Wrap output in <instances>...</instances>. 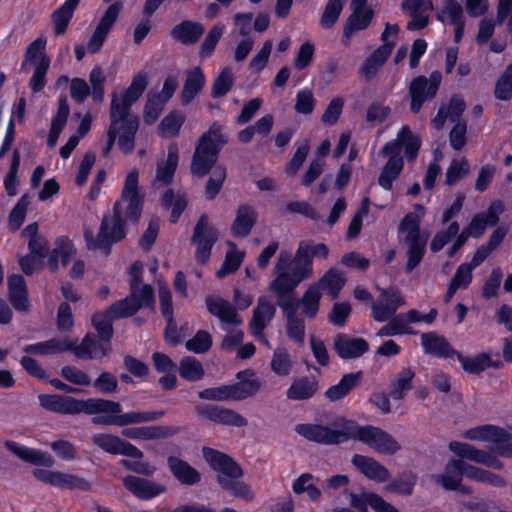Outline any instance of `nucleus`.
<instances>
[{
  "label": "nucleus",
  "mask_w": 512,
  "mask_h": 512,
  "mask_svg": "<svg viewBox=\"0 0 512 512\" xmlns=\"http://www.w3.org/2000/svg\"><path fill=\"white\" fill-rule=\"evenodd\" d=\"M321 297L322 294L318 291L317 287L313 284H310L304 292L302 298L299 300V304L302 307V312L306 317L310 319L316 317L319 311Z\"/></svg>",
  "instance_id": "obj_50"
},
{
  "label": "nucleus",
  "mask_w": 512,
  "mask_h": 512,
  "mask_svg": "<svg viewBox=\"0 0 512 512\" xmlns=\"http://www.w3.org/2000/svg\"><path fill=\"white\" fill-rule=\"evenodd\" d=\"M184 122V114L178 110H173L162 118L158 125L157 133L165 139L175 138L179 135Z\"/></svg>",
  "instance_id": "obj_42"
},
{
  "label": "nucleus",
  "mask_w": 512,
  "mask_h": 512,
  "mask_svg": "<svg viewBox=\"0 0 512 512\" xmlns=\"http://www.w3.org/2000/svg\"><path fill=\"white\" fill-rule=\"evenodd\" d=\"M205 32L202 23L194 20H182L170 30V36L184 46H192L199 42Z\"/></svg>",
  "instance_id": "obj_27"
},
{
  "label": "nucleus",
  "mask_w": 512,
  "mask_h": 512,
  "mask_svg": "<svg viewBox=\"0 0 512 512\" xmlns=\"http://www.w3.org/2000/svg\"><path fill=\"white\" fill-rule=\"evenodd\" d=\"M202 454L210 468L217 473V483L224 491L236 498L253 499L252 489L241 480L243 468L233 457L211 447H203Z\"/></svg>",
  "instance_id": "obj_3"
},
{
  "label": "nucleus",
  "mask_w": 512,
  "mask_h": 512,
  "mask_svg": "<svg viewBox=\"0 0 512 512\" xmlns=\"http://www.w3.org/2000/svg\"><path fill=\"white\" fill-rule=\"evenodd\" d=\"M229 136L223 126L215 121L199 138L191 160V172L200 178L206 176L218 161L220 152L228 144Z\"/></svg>",
  "instance_id": "obj_5"
},
{
  "label": "nucleus",
  "mask_w": 512,
  "mask_h": 512,
  "mask_svg": "<svg viewBox=\"0 0 512 512\" xmlns=\"http://www.w3.org/2000/svg\"><path fill=\"white\" fill-rule=\"evenodd\" d=\"M208 312L217 317L222 323L239 326L242 323L237 310L227 300L209 295L205 298Z\"/></svg>",
  "instance_id": "obj_30"
},
{
  "label": "nucleus",
  "mask_w": 512,
  "mask_h": 512,
  "mask_svg": "<svg viewBox=\"0 0 512 512\" xmlns=\"http://www.w3.org/2000/svg\"><path fill=\"white\" fill-rule=\"evenodd\" d=\"M421 138L414 133L408 125H403L397 133L396 139L388 141L381 148L380 154H393L396 157L401 155L404 149V156L408 162H414L421 148Z\"/></svg>",
  "instance_id": "obj_17"
},
{
  "label": "nucleus",
  "mask_w": 512,
  "mask_h": 512,
  "mask_svg": "<svg viewBox=\"0 0 512 512\" xmlns=\"http://www.w3.org/2000/svg\"><path fill=\"white\" fill-rule=\"evenodd\" d=\"M388 157L378 177V184L386 191H390L394 181L399 177L404 168L403 157H396L393 154H381Z\"/></svg>",
  "instance_id": "obj_37"
},
{
  "label": "nucleus",
  "mask_w": 512,
  "mask_h": 512,
  "mask_svg": "<svg viewBox=\"0 0 512 512\" xmlns=\"http://www.w3.org/2000/svg\"><path fill=\"white\" fill-rule=\"evenodd\" d=\"M5 447L22 461L36 466L52 467L55 463L53 457L48 452L29 448L12 440H7Z\"/></svg>",
  "instance_id": "obj_28"
},
{
  "label": "nucleus",
  "mask_w": 512,
  "mask_h": 512,
  "mask_svg": "<svg viewBox=\"0 0 512 512\" xmlns=\"http://www.w3.org/2000/svg\"><path fill=\"white\" fill-rule=\"evenodd\" d=\"M374 17L373 9L352 8L351 15L345 22V33L354 34L357 31L367 29Z\"/></svg>",
  "instance_id": "obj_44"
},
{
  "label": "nucleus",
  "mask_w": 512,
  "mask_h": 512,
  "mask_svg": "<svg viewBox=\"0 0 512 512\" xmlns=\"http://www.w3.org/2000/svg\"><path fill=\"white\" fill-rule=\"evenodd\" d=\"M229 245L233 247V250L227 251L221 267L216 271V277L219 279L235 273L244 260V252L236 250V245L233 242H230Z\"/></svg>",
  "instance_id": "obj_52"
},
{
  "label": "nucleus",
  "mask_w": 512,
  "mask_h": 512,
  "mask_svg": "<svg viewBox=\"0 0 512 512\" xmlns=\"http://www.w3.org/2000/svg\"><path fill=\"white\" fill-rule=\"evenodd\" d=\"M344 494H349L350 505L358 512H368V506L375 511V503L380 499V495L374 492H362L361 494H356L345 490Z\"/></svg>",
  "instance_id": "obj_61"
},
{
  "label": "nucleus",
  "mask_w": 512,
  "mask_h": 512,
  "mask_svg": "<svg viewBox=\"0 0 512 512\" xmlns=\"http://www.w3.org/2000/svg\"><path fill=\"white\" fill-rule=\"evenodd\" d=\"M293 266V258L286 252L279 255L278 261L274 266L275 278L270 282L269 289L272 292H279L281 294L295 291L296 287L290 285L289 282L280 280L282 275H291V268Z\"/></svg>",
  "instance_id": "obj_34"
},
{
  "label": "nucleus",
  "mask_w": 512,
  "mask_h": 512,
  "mask_svg": "<svg viewBox=\"0 0 512 512\" xmlns=\"http://www.w3.org/2000/svg\"><path fill=\"white\" fill-rule=\"evenodd\" d=\"M8 299L12 307L20 313L30 311L29 293L24 277L20 274H12L7 280Z\"/></svg>",
  "instance_id": "obj_24"
},
{
  "label": "nucleus",
  "mask_w": 512,
  "mask_h": 512,
  "mask_svg": "<svg viewBox=\"0 0 512 512\" xmlns=\"http://www.w3.org/2000/svg\"><path fill=\"white\" fill-rule=\"evenodd\" d=\"M479 483H487L493 487H505L507 481L499 474L471 465L466 461L449 460L445 465V473L433 476L434 481L446 491L469 493L463 484V477Z\"/></svg>",
  "instance_id": "obj_4"
},
{
  "label": "nucleus",
  "mask_w": 512,
  "mask_h": 512,
  "mask_svg": "<svg viewBox=\"0 0 512 512\" xmlns=\"http://www.w3.org/2000/svg\"><path fill=\"white\" fill-rule=\"evenodd\" d=\"M459 229V223L457 221H452L446 230L438 231L430 243V250L433 253L441 251L446 244L457 236Z\"/></svg>",
  "instance_id": "obj_62"
},
{
  "label": "nucleus",
  "mask_w": 512,
  "mask_h": 512,
  "mask_svg": "<svg viewBox=\"0 0 512 512\" xmlns=\"http://www.w3.org/2000/svg\"><path fill=\"white\" fill-rule=\"evenodd\" d=\"M456 359L460 362L463 370L469 374L479 375L487 369V352H480L472 357L458 352Z\"/></svg>",
  "instance_id": "obj_53"
},
{
  "label": "nucleus",
  "mask_w": 512,
  "mask_h": 512,
  "mask_svg": "<svg viewBox=\"0 0 512 512\" xmlns=\"http://www.w3.org/2000/svg\"><path fill=\"white\" fill-rule=\"evenodd\" d=\"M494 96L501 101L512 99V63L506 66L500 77L496 80Z\"/></svg>",
  "instance_id": "obj_56"
},
{
  "label": "nucleus",
  "mask_w": 512,
  "mask_h": 512,
  "mask_svg": "<svg viewBox=\"0 0 512 512\" xmlns=\"http://www.w3.org/2000/svg\"><path fill=\"white\" fill-rule=\"evenodd\" d=\"M143 206L144 195L139 191V173L136 169H132L126 175L120 201L115 202L112 216L103 217L97 239L94 240L91 233L85 232L88 248H98L105 255H109L112 246L125 239L126 221L139 222Z\"/></svg>",
  "instance_id": "obj_2"
},
{
  "label": "nucleus",
  "mask_w": 512,
  "mask_h": 512,
  "mask_svg": "<svg viewBox=\"0 0 512 512\" xmlns=\"http://www.w3.org/2000/svg\"><path fill=\"white\" fill-rule=\"evenodd\" d=\"M218 241V230L210 224L206 213L199 216L191 236V244L196 247L194 258L200 265H206L214 245Z\"/></svg>",
  "instance_id": "obj_13"
},
{
  "label": "nucleus",
  "mask_w": 512,
  "mask_h": 512,
  "mask_svg": "<svg viewBox=\"0 0 512 512\" xmlns=\"http://www.w3.org/2000/svg\"><path fill=\"white\" fill-rule=\"evenodd\" d=\"M448 447L451 452L459 457L458 460H469L475 463L480 462L482 453L484 451L474 447L471 444L459 441H451Z\"/></svg>",
  "instance_id": "obj_60"
},
{
  "label": "nucleus",
  "mask_w": 512,
  "mask_h": 512,
  "mask_svg": "<svg viewBox=\"0 0 512 512\" xmlns=\"http://www.w3.org/2000/svg\"><path fill=\"white\" fill-rule=\"evenodd\" d=\"M181 427L174 425H153L139 427H123L121 435L132 440L151 441L173 437L180 433Z\"/></svg>",
  "instance_id": "obj_19"
},
{
  "label": "nucleus",
  "mask_w": 512,
  "mask_h": 512,
  "mask_svg": "<svg viewBox=\"0 0 512 512\" xmlns=\"http://www.w3.org/2000/svg\"><path fill=\"white\" fill-rule=\"evenodd\" d=\"M226 169L222 165L216 166L205 186V197L207 200H214L221 191L226 180Z\"/></svg>",
  "instance_id": "obj_57"
},
{
  "label": "nucleus",
  "mask_w": 512,
  "mask_h": 512,
  "mask_svg": "<svg viewBox=\"0 0 512 512\" xmlns=\"http://www.w3.org/2000/svg\"><path fill=\"white\" fill-rule=\"evenodd\" d=\"M351 463L367 479L377 483H384L391 477L390 471L373 457L354 454Z\"/></svg>",
  "instance_id": "obj_23"
},
{
  "label": "nucleus",
  "mask_w": 512,
  "mask_h": 512,
  "mask_svg": "<svg viewBox=\"0 0 512 512\" xmlns=\"http://www.w3.org/2000/svg\"><path fill=\"white\" fill-rule=\"evenodd\" d=\"M94 344L95 341L92 333H87L78 345L76 341L68 338H51L46 341L25 345L23 351L29 355H52L71 351L78 359L90 360L94 359V356L91 355V346Z\"/></svg>",
  "instance_id": "obj_10"
},
{
  "label": "nucleus",
  "mask_w": 512,
  "mask_h": 512,
  "mask_svg": "<svg viewBox=\"0 0 512 512\" xmlns=\"http://www.w3.org/2000/svg\"><path fill=\"white\" fill-rule=\"evenodd\" d=\"M132 105L133 102L125 98L122 93L120 95L114 94L110 104L111 125L118 126L120 124H126V121L138 119L137 116L130 114Z\"/></svg>",
  "instance_id": "obj_39"
},
{
  "label": "nucleus",
  "mask_w": 512,
  "mask_h": 512,
  "mask_svg": "<svg viewBox=\"0 0 512 512\" xmlns=\"http://www.w3.org/2000/svg\"><path fill=\"white\" fill-rule=\"evenodd\" d=\"M436 19L450 25L464 19L463 8L456 0H443L442 7L437 11Z\"/></svg>",
  "instance_id": "obj_54"
},
{
  "label": "nucleus",
  "mask_w": 512,
  "mask_h": 512,
  "mask_svg": "<svg viewBox=\"0 0 512 512\" xmlns=\"http://www.w3.org/2000/svg\"><path fill=\"white\" fill-rule=\"evenodd\" d=\"M118 147L125 155H129L135 148V135L139 128V119L126 121L118 125Z\"/></svg>",
  "instance_id": "obj_45"
},
{
  "label": "nucleus",
  "mask_w": 512,
  "mask_h": 512,
  "mask_svg": "<svg viewBox=\"0 0 512 512\" xmlns=\"http://www.w3.org/2000/svg\"><path fill=\"white\" fill-rule=\"evenodd\" d=\"M178 371L182 379L190 382L199 381L205 375L202 363L193 356L183 357L180 360Z\"/></svg>",
  "instance_id": "obj_46"
},
{
  "label": "nucleus",
  "mask_w": 512,
  "mask_h": 512,
  "mask_svg": "<svg viewBox=\"0 0 512 512\" xmlns=\"http://www.w3.org/2000/svg\"><path fill=\"white\" fill-rule=\"evenodd\" d=\"M116 318L111 312H108V308L103 312H95L91 317V324L96 330L99 340L96 336L94 337L95 344L91 346V355L94 358L101 359L110 354L111 352V340L114 335L113 321Z\"/></svg>",
  "instance_id": "obj_16"
},
{
  "label": "nucleus",
  "mask_w": 512,
  "mask_h": 512,
  "mask_svg": "<svg viewBox=\"0 0 512 512\" xmlns=\"http://www.w3.org/2000/svg\"><path fill=\"white\" fill-rule=\"evenodd\" d=\"M319 389V381L315 376L296 378L286 391V397L293 401H305L314 397Z\"/></svg>",
  "instance_id": "obj_33"
},
{
  "label": "nucleus",
  "mask_w": 512,
  "mask_h": 512,
  "mask_svg": "<svg viewBox=\"0 0 512 512\" xmlns=\"http://www.w3.org/2000/svg\"><path fill=\"white\" fill-rule=\"evenodd\" d=\"M415 370L412 367L403 368L396 376L395 381L390 385L389 396L396 401L403 400L407 392L413 388Z\"/></svg>",
  "instance_id": "obj_40"
},
{
  "label": "nucleus",
  "mask_w": 512,
  "mask_h": 512,
  "mask_svg": "<svg viewBox=\"0 0 512 512\" xmlns=\"http://www.w3.org/2000/svg\"><path fill=\"white\" fill-rule=\"evenodd\" d=\"M333 348L341 359H356L369 351V343L362 337H351L347 334L339 333L334 339Z\"/></svg>",
  "instance_id": "obj_22"
},
{
  "label": "nucleus",
  "mask_w": 512,
  "mask_h": 512,
  "mask_svg": "<svg viewBox=\"0 0 512 512\" xmlns=\"http://www.w3.org/2000/svg\"><path fill=\"white\" fill-rule=\"evenodd\" d=\"M196 414L214 424L229 427H245L247 419L238 412L210 403H201L195 406Z\"/></svg>",
  "instance_id": "obj_18"
},
{
  "label": "nucleus",
  "mask_w": 512,
  "mask_h": 512,
  "mask_svg": "<svg viewBox=\"0 0 512 512\" xmlns=\"http://www.w3.org/2000/svg\"><path fill=\"white\" fill-rule=\"evenodd\" d=\"M462 437L472 441L493 442L496 445L491 448L492 453L504 458H512V434L500 426L479 425L465 430Z\"/></svg>",
  "instance_id": "obj_11"
},
{
  "label": "nucleus",
  "mask_w": 512,
  "mask_h": 512,
  "mask_svg": "<svg viewBox=\"0 0 512 512\" xmlns=\"http://www.w3.org/2000/svg\"><path fill=\"white\" fill-rule=\"evenodd\" d=\"M44 59H49L46 55V40L39 37L28 45L25 53V61L21 65V70L24 69L27 61L37 66L38 63H41Z\"/></svg>",
  "instance_id": "obj_63"
},
{
  "label": "nucleus",
  "mask_w": 512,
  "mask_h": 512,
  "mask_svg": "<svg viewBox=\"0 0 512 512\" xmlns=\"http://www.w3.org/2000/svg\"><path fill=\"white\" fill-rule=\"evenodd\" d=\"M276 305H274L266 296H260L256 307L253 309L252 318L249 324L251 333L260 338L265 344L268 340L265 338L263 331L275 316Z\"/></svg>",
  "instance_id": "obj_20"
},
{
  "label": "nucleus",
  "mask_w": 512,
  "mask_h": 512,
  "mask_svg": "<svg viewBox=\"0 0 512 512\" xmlns=\"http://www.w3.org/2000/svg\"><path fill=\"white\" fill-rule=\"evenodd\" d=\"M54 487L68 490L89 491L91 484L88 480L78 475L56 472Z\"/></svg>",
  "instance_id": "obj_47"
},
{
  "label": "nucleus",
  "mask_w": 512,
  "mask_h": 512,
  "mask_svg": "<svg viewBox=\"0 0 512 512\" xmlns=\"http://www.w3.org/2000/svg\"><path fill=\"white\" fill-rule=\"evenodd\" d=\"M29 203L30 201L28 195L24 194L20 197V199L10 211L9 227L11 231L15 232L19 230L24 223Z\"/></svg>",
  "instance_id": "obj_64"
},
{
  "label": "nucleus",
  "mask_w": 512,
  "mask_h": 512,
  "mask_svg": "<svg viewBox=\"0 0 512 512\" xmlns=\"http://www.w3.org/2000/svg\"><path fill=\"white\" fill-rule=\"evenodd\" d=\"M295 152L292 158L285 165V173L288 176H295L304 164L310 150L307 139L297 140L294 144Z\"/></svg>",
  "instance_id": "obj_49"
},
{
  "label": "nucleus",
  "mask_w": 512,
  "mask_h": 512,
  "mask_svg": "<svg viewBox=\"0 0 512 512\" xmlns=\"http://www.w3.org/2000/svg\"><path fill=\"white\" fill-rule=\"evenodd\" d=\"M178 162V146L176 143H172L168 146L166 161L157 164L156 181L161 182L163 185H170L173 182Z\"/></svg>",
  "instance_id": "obj_36"
},
{
  "label": "nucleus",
  "mask_w": 512,
  "mask_h": 512,
  "mask_svg": "<svg viewBox=\"0 0 512 512\" xmlns=\"http://www.w3.org/2000/svg\"><path fill=\"white\" fill-rule=\"evenodd\" d=\"M123 486L140 500H151L166 492L164 485L134 475L125 476Z\"/></svg>",
  "instance_id": "obj_21"
},
{
  "label": "nucleus",
  "mask_w": 512,
  "mask_h": 512,
  "mask_svg": "<svg viewBox=\"0 0 512 512\" xmlns=\"http://www.w3.org/2000/svg\"><path fill=\"white\" fill-rule=\"evenodd\" d=\"M313 478L314 476L311 473H302L294 480L292 490L297 495L307 493L308 498L312 502H319L322 492L316 485L310 483Z\"/></svg>",
  "instance_id": "obj_51"
},
{
  "label": "nucleus",
  "mask_w": 512,
  "mask_h": 512,
  "mask_svg": "<svg viewBox=\"0 0 512 512\" xmlns=\"http://www.w3.org/2000/svg\"><path fill=\"white\" fill-rule=\"evenodd\" d=\"M234 85V74L230 67L221 69L219 75L212 85L211 95L213 98H221L227 95Z\"/></svg>",
  "instance_id": "obj_55"
},
{
  "label": "nucleus",
  "mask_w": 512,
  "mask_h": 512,
  "mask_svg": "<svg viewBox=\"0 0 512 512\" xmlns=\"http://www.w3.org/2000/svg\"><path fill=\"white\" fill-rule=\"evenodd\" d=\"M130 291L129 296L113 302L108 307V312L116 319L131 317L143 307L154 308V290L150 284L142 285L139 291Z\"/></svg>",
  "instance_id": "obj_15"
},
{
  "label": "nucleus",
  "mask_w": 512,
  "mask_h": 512,
  "mask_svg": "<svg viewBox=\"0 0 512 512\" xmlns=\"http://www.w3.org/2000/svg\"><path fill=\"white\" fill-rule=\"evenodd\" d=\"M329 256V248L325 243H310L301 241L293 256L291 275H282L280 280L289 282L290 285L299 286L301 282L313 275L314 258L326 260Z\"/></svg>",
  "instance_id": "obj_9"
},
{
  "label": "nucleus",
  "mask_w": 512,
  "mask_h": 512,
  "mask_svg": "<svg viewBox=\"0 0 512 512\" xmlns=\"http://www.w3.org/2000/svg\"><path fill=\"white\" fill-rule=\"evenodd\" d=\"M236 378L238 381L231 384L234 401L253 397L261 388V381L255 377L252 369L237 372Z\"/></svg>",
  "instance_id": "obj_29"
},
{
  "label": "nucleus",
  "mask_w": 512,
  "mask_h": 512,
  "mask_svg": "<svg viewBox=\"0 0 512 512\" xmlns=\"http://www.w3.org/2000/svg\"><path fill=\"white\" fill-rule=\"evenodd\" d=\"M80 0H65L51 15L55 36L63 35L69 26Z\"/></svg>",
  "instance_id": "obj_38"
},
{
  "label": "nucleus",
  "mask_w": 512,
  "mask_h": 512,
  "mask_svg": "<svg viewBox=\"0 0 512 512\" xmlns=\"http://www.w3.org/2000/svg\"><path fill=\"white\" fill-rule=\"evenodd\" d=\"M188 201L184 194L175 196L174 190L169 188L161 196V206L163 209L171 208L169 221L171 224H176L182 213L185 211Z\"/></svg>",
  "instance_id": "obj_41"
},
{
  "label": "nucleus",
  "mask_w": 512,
  "mask_h": 512,
  "mask_svg": "<svg viewBox=\"0 0 512 512\" xmlns=\"http://www.w3.org/2000/svg\"><path fill=\"white\" fill-rule=\"evenodd\" d=\"M421 345L426 354L439 359H453L457 357L456 351L451 343L436 332H427L421 335Z\"/></svg>",
  "instance_id": "obj_25"
},
{
  "label": "nucleus",
  "mask_w": 512,
  "mask_h": 512,
  "mask_svg": "<svg viewBox=\"0 0 512 512\" xmlns=\"http://www.w3.org/2000/svg\"><path fill=\"white\" fill-rule=\"evenodd\" d=\"M418 477L411 470H405L397 477L391 480L385 489L388 492L396 493L399 495L409 496L413 493L414 487L417 484Z\"/></svg>",
  "instance_id": "obj_43"
},
{
  "label": "nucleus",
  "mask_w": 512,
  "mask_h": 512,
  "mask_svg": "<svg viewBox=\"0 0 512 512\" xmlns=\"http://www.w3.org/2000/svg\"><path fill=\"white\" fill-rule=\"evenodd\" d=\"M167 466L172 476L184 486H194L200 483L201 473L189 462L180 457L169 455Z\"/></svg>",
  "instance_id": "obj_26"
},
{
  "label": "nucleus",
  "mask_w": 512,
  "mask_h": 512,
  "mask_svg": "<svg viewBox=\"0 0 512 512\" xmlns=\"http://www.w3.org/2000/svg\"><path fill=\"white\" fill-rule=\"evenodd\" d=\"M224 30H225V26L221 23H217L210 28V30L206 34L203 42L200 45V49H199L200 59H202V60L208 59L213 55L222 35L224 33Z\"/></svg>",
  "instance_id": "obj_48"
},
{
  "label": "nucleus",
  "mask_w": 512,
  "mask_h": 512,
  "mask_svg": "<svg viewBox=\"0 0 512 512\" xmlns=\"http://www.w3.org/2000/svg\"><path fill=\"white\" fill-rule=\"evenodd\" d=\"M442 82V73L434 70L429 77L418 75L414 77L408 85V95L410 98V111L418 114L424 104L433 100L440 88Z\"/></svg>",
  "instance_id": "obj_12"
},
{
  "label": "nucleus",
  "mask_w": 512,
  "mask_h": 512,
  "mask_svg": "<svg viewBox=\"0 0 512 512\" xmlns=\"http://www.w3.org/2000/svg\"><path fill=\"white\" fill-rule=\"evenodd\" d=\"M257 222V213L249 204H241L231 224V233L235 238H246Z\"/></svg>",
  "instance_id": "obj_32"
},
{
  "label": "nucleus",
  "mask_w": 512,
  "mask_h": 512,
  "mask_svg": "<svg viewBox=\"0 0 512 512\" xmlns=\"http://www.w3.org/2000/svg\"><path fill=\"white\" fill-rule=\"evenodd\" d=\"M92 423L101 426L126 427L159 420L165 415L164 410L129 411L123 413L120 402L104 398H95Z\"/></svg>",
  "instance_id": "obj_6"
},
{
  "label": "nucleus",
  "mask_w": 512,
  "mask_h": 512,
  "mask_svg": "<svg viewBox=\"0 0 512 512\" xmlns=\"http://www.w3.org/2000/svg\"><path fill=\"white\" fill-rule=\"evenodd\" d=\"M38 400L40 406L45 410L64 415H76L81 413L93 415L95 402V398L82 400L58 394H40Z\"/></svg>",
  "instance_id": "obj_14"
},
{
  "label": "nucleus",
  "mask_w": 512,
  "mask_h": 512,
  "mask_svg": "<svg viewBox=\"0 0 512 512\" xmlns=\"http://www.w3.org/2000/svg\"><path fill=\"white\" fill-rule=\"evenodd\" d=\"M166 102L159 95L149 93L144 105L143 119L145 124L153 125L161 115Z\"/></svg>",
  "instance_id": "obj_58"
},
{
  "label": "nucleus",
  "mask_w": 512,
  "mask_h": 512,
  "mask_svg": "<svg viewBox=\"0 0 512 512\" xmlns=\"http://www.w3.org/2000/svg\"><path fill=\"white\" fill-rule=\"evenodd\" d=\"M347 279L343 272L337 268H329L316 282L312 283L322 294L325 293L330 299L335 300L346 285Z\"/></svg>",
  "instance_id": "obj_31"
},
{
  "label": "nucleus",
  "mask_w": 512,
  "mask_h": 512,
  "mask_svg": "<svg viewBox=\"0 0 512 512\" xmlns=\"http://www.w3.org/2000/svg\"><path fill=\"white\" fill-rule=\"evenodd\" d=\"M344 7V0H328L320 18L324 29H331L338 21Z\"/></svg>",
  "instance_id": "obj_59"
},
{
  "label": "nucleus",
  "mask_w": 512,
  "mask_h": 512,
  "mask_svg": "<svg viewBox=\"0 0 512 512\" xmlns=\"http://www.w3.org/2000/svg\"><path fill=\"white\" fill-rule=\"evenodd\" d=\"M340 429L315 423H301L295 426V432L310 442L321 445H339L348 441H358L376 452L394 455L401 445L387 431L370 424L360 425L352 419L340 418L337 422Z\"/></svg>",
  "instance_id": "obj_1"
},
{
  "label": "nucleus",
  "mask_w": 512,
  "mask_h": 512,
  "mask_svg": "<svg viewBox=\"0 0 512 512\" xmlns=\"http://www.w3.org/2000/svg\"><path fill=\"white\" fill-rule=\"evenodd\" d=\"M205 75L201 67L197 66L187 72L186 79L181 91L182 105L190 104L193 99L202 91L205 86Z\"/></svg>",
  "instance_id": "obj_35"
},
{
  "label": "nucleus",
  "mask_w": 512,
  "mask_h": 512,
  "mask_svg": "<svg viewBox=\"0 0 512 512\" xmlns=\"http://www.w3.org/2000/svg\"><path fill=\"white\" fill-rule=\"evenodd\" d=\"M405 233L403 242L407 246L405 272L411 273L422 262L428 242V234L421 230L420 217L413 212L407 213L400 221L398 234Z\"/></svg>",
  "instance_id": "obj_8"
},
{
  "label": "nucleus",
  "mask_w": 512,
  "mask_h": 512,
  "mask_svg": "<svg viewBox=\"0 0 512 512\" xmlns=\"http://www.w3.org/2000/svg\"><path fill=\"white\" fill-rule=\"evenodd\" d=\"M92 442L108 454L122 455L137 459V461L128 459H122L120 461L121 466L128 471L146 477H152L157 470V468L149 462L139 461L144 457L143 452L138 447L119 436L108 433H98L92 437Z\"/></svg>",
  "instance_id": "obj_7"
}]
</instances>
